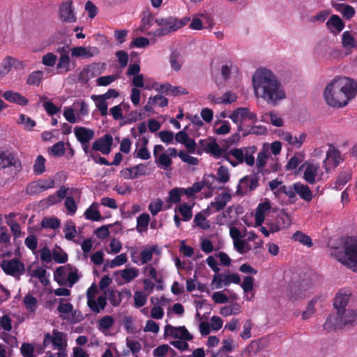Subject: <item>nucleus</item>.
<instances>
[{
  "mask_svg": "<svg viewBox=\"0 0 357 357\" xmlns=\"http://www.w3.org/2000/svg\"><path fill=\"white\" fill-rule=\"evenodd\" d=\"M252 84L255 96L269 105L278 106L287 98L284 86L270 70L258 68L252 75Z\"/></svg>",
  "mask_w": 357,
  "mask_h": 357,
  "instance_id": "1",
  "label": "nucleus"
},
{
  "mask_svg": "<svg viewBox=\"0 0 357 357\" xmlns=\"http://www.w3.org/2000/svg\"><path fill=\"white\" fill-rule=\"evenodd\" d=\"M357 94V82L347 77L335 78L326 87L324 98L333 107H342Z\"/></svg>",
  "mask_w": 357,
  "mask_h": 357,
  "instance_id": "2",
  "label": "nucleus"
},
{
  "mask_svg": "<svg viewBox=\"0 0 357 357\" xmlns=\"http://www.w3.org/2000/svg\"><path fill=\"white\" fill-rule=\"evenodd\" d=\"M357 325V310L347 309L340 314L329 316L324 324L328 330L342 328Z\"/></svg>",
  "mask_w": 357,
  "mask_h": 357,
  "instance_id": "3",
  "label": "nucleus"
},
{
  "mask_svg": "<svg viewBox=\"0 0 357 357\" xmlns=\"http://www.w3.org/2000/svg\"><path fill=\"white\" fill-rule=\"evenodd\" d=\"M190 20V18L189 17H184L182 19H178L173 16L156 18L155 23L160 28L155 31L154 35L155 36H162L174 32L187 24Z\"/></svg>",
  "mask_w": 357,
  "mask_h": 357,
  "instance_id": "4",
  "label": "nucleus"
},
{
  "mask_svg": "<svg viewBox=\"0 0 357 357\" xmlns=\"http://www.w3.org/2000/svg\"><path fill=\"white\" fill-rule=\"evenodd\" d=\"M344 255L340 261L353 271L357 272V239L346 237L344 240Z\"/></svg>",
  "mask_w": 357,
  "mask_h": 357,
  "instance_id": "5",
  "label": "nucleus"
},
{
  "mask_svg": "<svg viewBox=\"0 0 357 357\" xmlns=\"http://www.w3.org/2000/svg\"><path fill=\"white\" fill-rule=\"evenodd\" d=\"M311 286L312 282L310 280L293 284L290 286L287 296L291 301L303 299L310 295Z\"/></svg>",
  "mask_w": 357,
  "mask_h": 357,
  "instance_id": "6",
  "label": "nucleus"
},
{
  "mask_svg": "<svg viewBox=\"0 0 357 357\" xmlns=\"http://www.w3.org/2000/svg\"><path fill=\"white\" fill-rule=\"evenodd\" d=\"M259 186V176L256 174H250L243 176L239 180L237 195H245L255 190Z\"/></svg>",
  "mask_w": 357,
  "mask_h": 357,
  "instance_id": "7",
  "label": "nucleus"
},
{
  "mask_svg": "<svg viewBox=\"0 0 357 357\" xmlns=\"http://www.w3.org/2000/svg\"><path fill=\"white\" fill-rule=\"evenodd\" d=\"M301 168L303 170V178L310 184H314L323 178V173L319 174V165L313 162H305Z\"/></svg>",
  "mask_w": 357,
  "mask_h": 357,
  "instance_id": "8",
  "label": "nucleus"
},
{
  "mask_svg": "<svg viewBox=\"0 0 357 357\" xmlns=\"http://www.w3.org/2000/svg\"><path fill=\"white\" fill-rule=\"evenodd\" d=\"M13 167L17 171L22 169V164L13 151L8 149H0V168Z\"/></svg>",
  "mask_w": 357,
  "mask_h": 357,
  "instance_id": "9",
  "label": "nucleus"
},
{
  "mask_svg": "<svg viewBox=\"0 0 357 357\" xmlns=\"http://www.w3.org/2000/svg\"><path fill=\"white\" fill-rule=\"evenodd\" d=\"M59 16L62 22L66 23H74L76 22V13L72 0H66L60 4Z\"/></svg>",
  "mask_w": 357,
  "mask_h": 357,
  "instance_id": "10",
  "label": "nucleus"
},
{
  "mask_svg": "<svg viewBox=\"0 0 357 357\" xmlns=\"http://www.w3.org/2000/svg\"><path fill=\"white\" fill-rule=\"evenodd\" d=\"M54 276L56 278L57 277L61 278V280L66 279L70 287H72L79 279L77 270L69 264L57 268L54 273Z\"/></svg>",
  "mask_w": 357,
  "mask_h": 357,
  "instance_id": "11",
  "label": "nucleus"
},
{
  "mask_svg": "<svg viewBox=\"0 0 357 357\" xmlns=\"http://www.w3.org/2000/svg\"><path fill=\"white\" fill-rule=\"evenodd\" d=\"M241 282V278L236 273L229 274H215L213 275L211 284L215 289H220L223 286H228L231 283L239 284Z\"/></svg>",
  "mask_w": 357,
  "mask_h": 357,
  "instance_id": "12",
  "label": "nucleus"
},
{
  "mask_svg": "<svg viewBox=\"0 0 357 357\" xmlns=\"http://www.w3.org/2000/svg\"><path fill=\"white\" fill-rule=\"evenodd\" d=\"M91 291L93 293L96 291V289H93L92 287L87 290V305L94 313H99L105 309L107 305V297L102 295L99 296L96 300L95 297L91 294Z\"/></svg>",
  "mask_w": 357,
  "mask_h": 357,
  "instance_id": "13",
  "label": "nucleus"
},
{
  "mask_svg": "<svg viewBox=\"0 0 357 357\" xmlns=\"http://www.w3.org/2000/svg\"><path fill=\"white\" fill-rule=\"evenodd\" d=\"M342 161L341 153L333 146H331L326 152V158L323 161V167L326 172L328 173L331 167H336Z\"/></svg>",
  "mask_w": 357,
  "mask_h": 357,
  "instance_id": "14",
  "label": "nucleus"
},
{
  "mask_svg": "<svg viewBox=\"0 0 357 357\" xmlns=\"http://www.w3.org/2000/svg\"><path fill=\"white\" fill-rule=\"evenodd\" d=\"M1 267L6 274L12 276L20 275L24 271V264L16 258L10 260H3Z\"/></svg>",
  "mask_w": 357,
  "mask_h": 357,
  "instance_id": "15",
  "label": "nucleus"
},
{
  "mask_svg": "<svg viewBox=\"0 0 357 357\" xmlns=\"http://www.w3.org/2000/svg\"><path fill=\"white\" fill-rule=\"evenodd\" d=\"M202 147L204 151L212 155L215 158H228V154L225 152L226 148L220 147L214 140H201Z\"/></svg>",
  "mask_w": 357,
  "mask_h": 357,
  "instance_id": "16",
  "label": "nucleus"
},
{
  "mask_svg": "<svg viewBox=\"0 0 357 357\" xmlns=\"http://www.w3.org/2000/svg\"><path fill=\"white\" fill-rule=\"evenodd\" d=\"M112 144V136L110 134H105L93 142L92 150L100 151L104 155H108L111 152Z\"/></svg>",
  "mask_w": 357,
  "mask_h": 357,
  "instance_id": "17",
  "label": "nucleus"
},
{
  "mask_svg": "<svg viewBox=\"0 0 357 357\" xmlns=\"http://www.w3.org/2000/svg\"><path fill=\"white\" fill-rule=\"evenodd\" d=\"M149 174L147 166L142 163L132 167L124 168L121 171V174L125 179L132 180Z\"/></svg>",
  "mask_w": 357,
  "mask_h": 357,
  "instance_id": "18",
  "label": "nucleus"
},
{
  "mask_svg": "<svg viewBox=\"0 0 357 357\" xmlns=\"http://www.w3.org/2000/svg\"><path fill=\"white\" fill-rule=\"evenodd\" d=\"M351 292L349 290L341 289L335 295L333 300V306L337 310V314H340L346 310L351 298Z\"/></svg>",
  "mask_w": 357,
  "mask_h": 357,
  "instance_id": "19",
  "label": "nucleus"
},
{
  "mask_svg": "<svg viewBox=\"0 0 357 357\" xmlns=\"http://www.w3.org/2000/svg\"><path fill=\"white\" fill-rule=\"evenodd\" d=\"M70 51L73 57L81 59H90L100 53L99 49L93 46H77L72 48Z\"/></svg>",
  "mask_w": 357,
  "mask_h": 357,
  "instance_id": "20",
  "label": "nucleus"
},
{
  "mask_svg": "<svg viewBox=\"0 0 357 357\" xmlns=\"http://www.w3.org/2000/svg\"><path fill=\"white\" fill-rule=\"evenodd\" d=\"M165 335L184 340H191L193 337L185 326L174 327L169 324L165 327Z\"/></svg>",
  "mask_w": 357,
  "mask_h": 357,
  "instance_id": "21",
  "label": "nucleus"
},
{
  "mask_svg": "<svg viewBox=\"0 0 357 357\" xmlns=\"http://www.w3.org/2000/svg\"><path fill=\"white\" fill-rule=\"evenodd\" d=\"M58 51L60 56L56 64V70L59 73H66L72 70L69 52L65 47H61Z\"/></svg>",
  "mask_w": 357,
  "mask_h": 357,
  "instance_id": "22",
  "label": "nucleus"
},
{
  "mask_svg": "<svg viewBox=\"0 0 357 357\" xmlns=\"http://www.w3.org/2000/svg\"><path fill=\"white\" fill-rule=\"evenodd\" d=\"M271 208V202L268 199L259 203L255 210V219L257 226H261L264 221L265 215Z\"/></svg>",
  "mask_w": 357,
  "mask_h": 357,
  "instance_id": "23",
  "label": "nucleus"
},
{
  "mask_svg": "<svg viewBox=\"0 0 357 357\" xmlns=\"http://www.w3.org/2000/svg\"><path fill=\"white\" fill-rule=\"evenodd\" d=\"M74 133L80 144L89 143L95 136L93 130L85 127H75Z\"/></svg>",
  "mask_w": 357,
  "mask_h": 357,
  "instance_id": "24",
  "label": "nucleus"
},
{
  "mask_svg": "<svg viewBox=\"0 0 357 357\" xmlns=\"http://www.w3.org/2000/svg\"><path fill=\"white\" fill-rule=\"evenodd\" d=\"M225 152L228 154V158H224V160L229 162L233 167H236L240 163L244 162L243 149H234L228 151L226 149Z\"/></svg>",
  "mask_w": 357,
  "mask_h": 357,
  "instance_id": "25",
  "label": "nucleus"
},
{
  "mask_svg": "<svg viewBox=\"0 0 357 357\" xmlns=\"http://www.w3.org/2000/svg\"><path fill=\"white\" fill-rule=\"evenodd\" d=\"M326 25L333 33L341 32L345 26L343 20L337 15H332L326 22Z\"/></svg>",
  "mask_w": 357,
  "mask_h": 357,
  "instance_id": "26",
  "label": "nucleus"
},
{
  "mask_svg": "<svg viewBox=\"0 0 357 357\" xmlns=\"http://www.w3.org/2000/svg\"><path fill=\"white\" fill-rule=\"evenodd\" d=\"M231 197L227 192H224L215 198V201L211 202L210 206L213 212H218L223 209L227 204L230 201Z\"/></svg>",
  "mask_w": 357,
  "mask_h": 357,
  "instance_id": "27",
  "label": "nucleus"
},
{
  "mask_svg": "<svg viewBox=\"0 0 357 357\" xmlns=\"http://www.w3.org/2000/svg\"><path fill=\"white\" fill-rule=\"evenodd\" d=\"M3 97L10 102L16 103L19 105L25 106L29 103V100L17 92L6 91Z\"/></svg>",
  "mask_w": 357,
  "mask_h": 357,
  "instance_id": "28",
  "label": "nucleus"
},
{
  "mask_svg": "<svg viewBox=\"0 0 357 357\" xmlns=\"http://www.w3.org/2000/svg\"><path fill=\"white\" fill-rule=\"evenodd\" d=\"M294 190L304 201L310 202L312 199V192L307 185L299 182L295 183Z\"/></svg>",
  "mask_w": 357,
  "mask_h": 357,
  "instance_id": "29",
  "label": "nucleus"
},
{
  "mask_svg": "<svg viewBox=\"0 0 357 357\" xmlns=\"http://www.w3.org/2000/svg\"><path fill=\"white\" fill-rule=\"evenodd\" d=\"M342 47L345 49L357 47V33H352L350 31H344L342 35Z\"/></svg>",
  "mask_w": 357,
  "mask_h": 357,
  "instance_id": "30",
  "label": "nucleus"
},
{
  "mask_svg": "<svg viewBox=\"0 0 357 357\" xmlns=\"http://www.w3.org/2000/svg\"><path fill=\"white\" fill-rule=\"evenodd\" d=\"M333 7L347 20L351 19L356 13L354 8L348 4L336 3L333 4Z\"/></svg>",
  "mask_w": 357,
  "mask_h": 357,
  "instance_id": "31",
  "label": "nucleus"
},
{
  "mask_svg": "<svg viewBox=\"0 0 357 357\" xmlns=\"http://www.w3.org/2000/svg\"><path fill=\"white\" fill-rule=\"evenodd\" d=\"M52 344L55 349L63 351L67 346L65 334L56 329L52 331Z\"/></svg>",
  "mask_w": 357,
  "mask_h": 357,
  "instance_id": "32",
  "label": "nucleus"
},
{
  "mask_svg": "<svg viewBox=\"0 0 357 357\" xmlns=\"http://www.w3.org/2000/svg\"><path fill=\"white\" fill-rule=\"evenodd\" d=\"M91 98L96 102V107L100 112L102 116H106L108 114V103L107 100L100 95H92Z\"/></svg>",
  "mask_w": 357,
  "mask_h": 357,
  "instance_id": "33",
  "label": "nucleus"
},
{
  "mask_svg": "<svg viewBox=\"0 0 357 357\" xmlns=\"http://www.w3.org/2000/svg\"><path fill=\"white\" fill-rule=\"evenodd\" d=\"M307 137V135L304 132L301 133L298 137L293 136L291 133L287 132L284 135V139L290 144L295 146L297 148H299L302 146L303 142H305Z\"/></svg>",
  "mask_w": 357,
  "mask_h": 357,
  "instance_id": "34",
  "label": "nucleus"
},
{
  "mask_svg": "<svg viewBox=\"0 0 357 357\" xmlns=\"http://www.w3.org/2000/svg\"><path fill=\"white\" fill-rule=\"evenodd\" d=\"M150 217L148 213H142L137 218L136 229L139 233H143L148 229Z\"/></svg>",
  "mask_w": 357,
  "mask_h": 357,
  "instance_id": "35",
  "label": "nucleus"
},
{
  "mask_svg": "<svg viewBox=\"0 0 357 357\" xmlns=\"http://www.w3.org/2000/svg\"><path fill=\"white\" fill-rule=\"evenodd\" d=\"M84 215L88 220L98 221L102 219L100 212L98 210V204L93 203L89 208H88Z\"/></svg>",
  "mask_w": 357,
  "mask_h": 357,
  "instance_id": "36",
  "label": "nucleus"
},
{
  "mask_svg": "<svg viewBox=\"0 0 357 357\" xmlns=\"http://www.w3.org/2000/svg\"><path fill=\"white\" fill-rule=\"evenodd\" d=\"M63 232L65 234V238L68 241H72L76 236V227L75 223L72 220H68L65 223Z\"/></svg>",
  "mask_w": 357,
  "mask_h": 357,
  "instance_id": "37",
  "label": "nucleus"
},
{
  "mask_svg": "<svg viewBox=\"0 0 357 357\" xmlns=\"http://www.w3.org/2000/svg\"><path fill=\"white\" fill-rule=\"evenodd\" d=\"M292 238L294 241L299 242L307 248H310L313 245L311 238L300 231H296L293 234Z\"/></svg>",
  "mask_w": 357,
  "mask_h": 357,
  "instance_id": "38",
  "label": "nucleus"
},
{
  "mask_svg": "<svg viewBox=\"0 0 357 357\" xmlns=\"http://www.w3.org/2000/svg\"><path fill=\"white\" fill-rule=\"evenodd\" d=\"M61 225L59 219L56 217H45L41 221L43 228H49L52 229H58Z\"/></svg>",
  "mask_w": 357,
  "mask_h": 357,
  "instance_id": "39",
  "label": "nucleus"
},
{
  "mask_svg": "<svg viewBox=\"0 0 357 357\" xmlns=\"http://www.w3.org/2000/svg\"><path fill=\"white\" fill-rule=\"evenodd\" d=\"M32 276L37 278L44 286H47L50 284L49 275L43 268H38L33 270Z\"/></svg>",
  "mask_w": 357,
  "mask_h": 357,
  "instance_id": "40",
  "label": "nucleus"
},
{
  "mask_svg": "<svg viewBox=\"0 0 357 357\" xmlns=\"http://www.w3.org/2000/svg\"><path fill=\"white\" fill-rule=\"evenodd\" d=\"M241 307L238 303H234L230 305L224 306L220 309V314L224 317L230 315H236L240 313Z\"/></svg>",
  "mask_w": 357,
  "mask_h": 357,
  "instance_id": "41",
  "label": "nucleus"
},
{
  "mask_svg": "<svg viewBox=\"0 0 357 357\" xmlns=\"http://www.w3.org/2000/svg\"><path fill=\"white\" fill-rule=\"evenodd\" d=\"M351 174L350 172H344L339 174L335 183V188L337 190L342 188L351 179Z\"/></svg>",
  "mask_w": 357,
  "mask_h": 357,
  "instance_id": "42",
  "label": "nucleus"
},
{
  "mask_svg": "<svg viewBox=\"0 0 357 357\" xmlns=\"http://www.w3.org/2000/svg\"><path fill=\"white\" fill-rule=\"evenodd\" d=\"M257 148L254 146L243 148L244 162L250 166L255 164V157L253 154L255 153Z\"/></svg>",
  "mask_w": 357,
  "mask_h": 357,
  "instance_id": "43",
  "label": "nucleus"
},
{
  "mask_svg": "<svg viewBox=\"0 0 357 357\" xmlns=\"http://www.w3.org/2000/svg\"><path fill=\"white\" fill-rule=\"evenodd\" d=\"M178 211L182 215V220L183 221H189L192 217V206H189L186 203H183L179 205Z\"/></svg>",
  "mask_w": 357,
  "mask_h": 357,
  "instance_id": "44",
  "label": "nucleus"
},
{
  "mask_svg": "<svg viewBox=\"0 0 357 357\" xmlns=\"http://www.w3.org/2000/svg\"><path fill=\"white\" fill-rule=\"evenodd\" d=\"M114 324V318L112 316L107 315L99 320L98 328L102 331H107L113 326Z\"/></svg>",
  "mask_w": 357,
  "mask_h": 357,
  "instance_id": "45",
  "label": "nucleus"
},
{
  "mask_svg": "<svg viewBox=\"0 0 357 357\" xmlns=\"http://www.w3.org/2000/svg\"><path fill=\"white\" fill-rule=\"evenodd\" d=\"M120 274L126 282H129L138 276L139 272L137 268H130L121 270Z\"/></svg>",
  "mask_w": 357,
  "mask_h": 357,
  "instance_id": "46",
  "label": "nucleus"
},
{
  "mask_svg": "<svg viewBox=\"0 0 357 357\" xmlns=\"http://www.w3.org/2000/svg\"><path fill=\"white\" fill-rule=\"evenodd\" d=\"M169 62L171 64V67L176 71H178L181 68V64L183 63V60L181 54L174 51L172 52L169 57Z\"/></svg>",
  "mask_w": 357,
  "mask_h": 357,
  "instance_id": "47",
  "label": "nucleus"
},
{
  "mask_svg": "<svg viewBox=\"0 0 357 357\" xmlns=\"http://www.w3.org/2000/svg\"><path fill=\"white\" fill-rule=\"evenodd\" d=\"M43 77V72L41 70H36L32 72L27 77L26 84L28 85L39 86Z\"/></svg>",
  "mask_w": 357,
  "mask_h": 357,
  "instance_id": "48",
  "label": "nucleus"
},
{
  "mask_svg": "<svg viewBox=\"0 0 357 357\" xmlns=\"http://www.w3.org/2000/svg\"><path fill=\"white\" fill-rule=\"evenodd\" d=\"M45 159L41 155H38L34 162L33 165V172L36 174L40 175L42 174L45 171Z\"/></svg>",
  "mask_w": 357,
  "mask_h": 357,
  "instance_id": "49",
  "label": "nucleus"
},
{
  "mask_svg": "<svg viewBox=\"0 0 357 357\" xmlns=\"http://www.w3.org/2000/svg\"><path fill=\"white\" fill-rule=\"evenodd\" d=\"M23 303L28 311H29L30 312H33L36 311L38 304V301L36 298L29 294L26 295L24 297Z\"/></svg>",
  "mask_w": 357,
  "mask_h": 357,
  "instance_id": "50",
  "label": "nucleus"
},
{
  "mask_svg": "<svg viewBox=\"0 0 357 357\" xmlns=\"http://www.w3.org/2000/svg\"><path fill=\"white\" fill-rule=\"evenodd\" d=\"M181 195H183L181 188H175L171 190L169 192V197L167 198V202L169 203L168 208H169L172 204L179 202Z\"/></svg>",
  "mask_w": 357,
  "mask_h": 357,
  "instance_id": "51",
  "label": "nucleus"
},
{
  "mask_svg": "<svg viewBox=\"0 0 357 357\" xmlns=\"http://www.w3.org/2000/svg\"><path fill=\"white\" fill-rule=\"evenodd\" d=\"M107 298L114 307H116L121 303L122 294L118 290L112 289L109 291Z\"/></svg>",
  "mask_w": 357,
  "mask_h": 357,
  "instance_id": "52",
  "label": "nucleus"
},
{
  "mask_svg": "<svg viewBox=\"0 0 357 357\" xmlns=\"http://www.w3.org/2000/svg\"><path fill=\"white\" fill-rule=\"evenodd\" d=\"M267 128L264 126H252L248 130H245L243 135H264L267 134Z\"/></svg>",
  "mask_w": 357,
  "mask_h": 357,
  "instance_id": "53",
  "label": "nucleus"
},
{
  "mask_svg": "<svg viewBox=\"0 0 357 357\" xmlns=\"http://www.w3.org/2000/svg\"><path fill=\"white\" fill-rule=\"evenodd\" d=\"M194 222L197 227L202 229H208L210 228V223L206 220V218L204 215L201 213H198L195 215Z\"/></svg>",
  "mask_w": 357,
  "mask_h": 357,
  "instance_id": "54",
  "label": "nucleus"
},
{
  "mask_svg": "<svg viewBox=\"0 0 357 357\" xmlns=\"http://www.w3.org/2000/svg\"><path fill=\"white\" fill-rule=\"evenodd\" d=\"M155 158V162L164 169H167L172 163V159L166 153H162Z\"/></svg>",
  "mask_w": 357,
  "mask_h": 357,
  "instance_id": "55",
  "label": "nucleus"
},
{
  "mask_svg": "<svg viewBox=\"0 0 357 357\" xmlns=\"http://www.w3.org/2000/svg\"><path fill=\"white\" fill-rule=\"evenodd\" d=\"M230 175L229 170L225 166H220L217 171V179L221 183H226L229 181Z\"/></svg>",
  "mask_w": 357,
  "mask_h": 357,
  "instance_id": "56",
  "label": "nucleus"
},
{
  "mask_svg": "<svg viewBox=\"0 0 357 357\" xmlns=\"http://www.w3.org/2000/svg\"><path fill=\"white\" fill-rule=\"evenodd\" d=\"M242 121L248 119L254 122L257 121V115L250 112L248 107H238L236 109Z\"/></svg>",
  "mask_w": 357,
  "mask_h": 357,
  "instance_id": "57",
  "label": "nucleus"
},
{
  "mask_svg": "<svg viewBox=\"0 0 357 357\" xmlns=\"http://www.w3.org/2000/svg\"><path fill=\"white\" fill-rule=\"evenodd\" d=\"M70 313V315L68 317H63L62 315H60V317L63 319H66L68 321L73 324L78 323L84 319L82 314L79 310H73Z\"/></svg>",
  "mask_w": 357,
  "mask_h": 357,
  "instance_id": "58",
  "label": "nucleus"
},
{
  "mask_svg": "<svg viewBox=\"0 0 357 357\" xmlns=\"http://www.w3.org/2000/svg\"><path fill=\"white\" fill-rule=\"evenodd\" d=\"M93 67L92 66H86L79 73V80L83 83H86L92 77H93Z\"/></svg>",
  "mask_w": 357,
  "mask_h": 357,
  "instance_id": "59",
  "label": "nucleus"
},
{
  "mask_svg": "<svg viewBox=\"0 0 357 357\" xmlns=\"http://www.w3.org/2000/svg\"><path fill=\"white\" fill-rule=\"evenodd\" d=\"M237 96L235 93H231L230 91H227L223 94V96L218 98L215 100H213L215 103H223V104H229L234 102L236 100Z\"/></svg>",
  "mask_w": 357,
  "mask_h": 357,
  "instance_id": "60",
  "label": "nucleus"
},
{
  "mask_svg": "<svg viewBox=\"0 0 357 357\" xmlns=\"http://www.w3.org/2000/svg\"><path fill=\"white\" fill-rule=\"evenodd\" d=\"M52 155L55 157H61L65 153L64 142L59 141L52 146Z\"/></svg>",
  "mask_w": 357,
  "mask_h": 357,
  "instance_id": "61",
  "label": "nucleus"
},
{
  "mask_svg": "<svg viewBox=\"0 0 357 357\" xmlns=\"http://www.w3.org/2000/svg\"><path fill=\"white\" fill-rule=\"evenodd\" d=\"M13 56H7L1 62V70L6 75H8L13 68Z\"/></svg>",
  "mask_w": 357,
  "mask_h": 357,
  "instance_id": "62",
  "label": "nucleus"
},
{
  "mask_svg": "<svg viewBox=\"0 0 357 357\" xmlns=\"http://www.w3.org/2000/svg\"><path fill=\"white\" fill-rule=\"evenodd\" d=\"M57 56L54 53L49 52L42 57V63L46 66L52 67L56 64Z\"/></svg>",
  "mask_w": 357,
  "mask_h": 357,
  "instance_id": "63",
  "label": "nucleus"
},
{
  "mask_svg": "<svg viewBox=\"0 0 357 357\" xmlns=\"http://www.w3.org/2000/svg\"><path fill=\"white\" fill-rule=\"evenodd\" d=\"M135 306L137 308L144 306L146 303L147 296L142 291H135L134 294Z\"/></svg>",
  "mask_w": 357,
  "mask_h": 357,
  "instance_id": "64",
  "label": "nucleus"
}]
</instances>
